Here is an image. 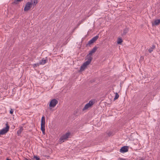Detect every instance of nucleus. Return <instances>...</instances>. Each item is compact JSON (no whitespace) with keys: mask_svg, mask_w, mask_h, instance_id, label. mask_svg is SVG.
<instances>
[{"mask_svg":"<svg viewBox=\"0 0 160 160\" xmlns=\"http://www.w3.org/2000/svg\"><path fill=\"white\" fill-rule=\"evenodd\" d=\"M97 49L98 47L96 46H95L94 48H93V49H92V50L90 51L89 54L87 56V59L88 60L89 58H91V61L92 59V54L93 53H94L96 52Z\"/></svg>","mask_w":160,"mask_h":160,"instance_id":"nucleus-2","label":"nucleus"},{"mask_svg":"<svg viewBox=\"0 0 160 160\" xmlns=\"http://www.w3.org/2000/svg\"><path fill=\"white\" fill-rule=\"evenodd\" d=\"M23 129L22 127H21L19 129L18 131L17 132V133L18 136L20 134L23 130Z\"/></svg>","mask_w":160,"mask_h":160,"instance_id":"nucleus-13","label":"nucleus"},{"mask_svg":"<svg viewBox=\"0 0 160 160\" xmlns=\"http://www.w3.org/2000/svg\"><path fill=\"white\" fill-rule=\"evenodd\" d=\"M119 97V94L117 93H116V95L115 98H114V100H116L118 99Z\"/></svg>","mask_w":160,"mask_h":160,"instance_id":"nucleus-20","label":"nucleus"},{"mask_svg":"<svg viewBox=\"0 0 160 160\" xmlns=\"http://www.w3.org/2000/svg\"><path fill=\"white\" fill-rule=\"evenodd\" d=\"M75 112H76V114H76L77 113V112H78V110H76Z\"/></svg>","mask_w":160,"mask_h":160,"instance_id":"nucleus-30","label":"nucleus"},{"mask_svg":"<svg viewBox=\"0 0 160 160\" xmlns=\"http://www.w3.org/2000/svg\"><path fill=\"white\" fill-rule=\"evenodd\" d=\"M41 129L43 134H45V125H41Z\"/></svg>","mask_w":160,"mask_h":160,"instance_id":"nucleus-11","label":"nucleus"},{"mask_svg":"<svg viewBox=\"0 0 160 160\" xmlns=\"http://www.w3.org/2000/svg\"><path fill=\"white\" fill-rule=\"evenodd\" d=\"M25 160H28V159H27V158H25Z\"/></svg>","mask_w":160,"mask_h":160,"instance_id":"nucleus-32","label":"nucleus"},{"mask_svg":"<svg viewBox=\"0 0 160 160\" xmlns=\"http://www.w3.org/2000/svg\"><path fill=\"white\" fill-rule=\"evenodd\" d=\"M122 42V40L121 38H118V39L117 43L118 44H120Z\"/></svg>","mask_w":160,"mask_h":160,"instance_id":"nucleus-17","label":"nucleus"},{"mask_svg":"<svg viewBox=\"0 0 160 160\" xmlns=\"http://www.w3.org/2000/svg\"><path fill=\"white\" fill-rule=\"evenodd\" d=\"M6 160H11V159H8V158H7V159Z\"/></svg>","mask_w":160,"mask_h":160,"instance_id":"nucleus-31","label":"nucleus"},{"mask_svg":"<svg viewBox=\"0 0 160 160\" xmlns=\"http://www.w3.org/2000/svg\"><path fill=\"white\" fill-rule=\"evenodd\" d=\"M160 23V19H157L154 21L153 22H152V25L157 26L159 25Z\"/></svg>","mask_w":160,"mask_h":160,"instance_id":"nucleus-9","label":"nucleus"},{"mask_svg":"<svg viewBox=\"0 0 160 160\" xmlns=\"http://www.w3.org/2000/svg\"><path fill=\"white\" fill-rule=\"evenodd\" d=\"M40 65V64H39V63H37L36 64H33V68H36L37 66H39Z\"/></svg>","mask_w":160,"mask_h":160,"instance_id":"nucleus-22","label":"nucleus"},{"mask_svg":"<svg viewBox=\"0 0 160 160\" xmlns=\"http://www.w3.org/2000/svg\"><path fill=\"white\" fill-rule=\"evenodd\" d=\"M91 58L87 60L80 67V68L79 70L80 72H82L84 70L87 66L89 65L91 62Z\"/></svg>","mask_w":160,"mask_h":160,"instance_id":"nucleus-3","label":"nucleus"},{"mask_svg":"<svg viewBox=\"0 0 160 160\" xmlns=\"http://www.w3.org/2000/svg\"><path fill=\"white\" fill-rule=\"evenodd\" d=\"M99 38V36L97 35L96 36L93 37L91 40L89 41L88 43L86 44V46H89L93 43L95 41H96Z\"/></svg>","mask_w":160,"mask_h":160,"instance_id":"nucleus-6","label":"nucleus"},{"mask_svg":"<svg viewBox=\"0 0 160 160\" xmlns=\"http://www.w3.org/2000/svg\"><path fill=\"white\" fill-rule=\"evenodd\" d=\"M38 0H33V5L35 6L38 3Z\"/></svg>","mask_w":160,"mask_h":160,"instance_id":"nucleus-21","label":"nucleus"},{"mask_svg":"<svg viewBox=\"0 0 160 160\" xmlns=\"http://www.w3.org/2000/svg\"><path fill=\"white\" fill-rule=\"evenodd\" d=\"M32 0L31 1V2H28L24 7V10L26 11L30 10L32 7Z\"/></svg>","mask_w":160,"mask_h":160,"instance_id":"nucleus-5","label":"nucleus"},{"mask_svg":"<svg viewBox=\"0 0 160 160\" xmlns=\"http://www.w3.org/2000/svg\"><path fill=\"white\" fill-rule=\"evenodd\" d=\"M13 110L12 109H11V110L10 111V113L11 114H12L13 113Z\"/></svg>","mask_w":160,"mask_h":160,"instance_id":"nucleus-24","label":"nucleus"},{"mask_svg":"<svg viewBox=\"0 0 160 160\" xmlns=\"http://www.w3.org/2000/svg\"><path fill=\"white\" fill-rule=\"evenodd\" d=\"M139 160H144V158H142L141 159H140Z\"/></svg>","mask_w":160,"mask_h":160,"instance_id":"nucleus-29","label":"nucleus"},{"mask_svg":"<svg viewBox=\"0 0 160 160\" xmlns=\"http://www.w3.org/2000/svg\"><path fill=\"white\" fill-rule=\"evenodd\" d=\"M144 58V57H143V56H141L140 57V59H143Z\"/></svg>","mask_w":160,"mask_h":160,"instance_id":"nucleus-27","label":"nucleus"},{"mask_svg":"<svg viewBox=\"0 0 160 160\" xmlns=\"http://www.w3.org/2000/svg\"><path fill=\"white\" fill-rule=\"evenodd\" d=\"M46 62V60H45L44 58L42 59L41 61L39 62L40 65H44Z\"/></svg>","mask_w":160,"mask_h":160,"instance_id":"nucleus-14","label":"nucleus"},{"mask_svg":"<svg viewBox=\"0 0 160 160\" xmlns=\"http://www.w3.org/2000/svg\"><path fill=\"white\" fill-rule=\"evenodd\" d=\"M86 19V18H83L82 20L81 21H82V22L84 21Z\"/></svg>","mask_w":160,"mask_h":160,"instance_id":"nucleus-28","label":"nucleus"},{"mask_svg":"<svg viewBox=\"0 0 160 160\" xmlns=\"http://www.w3.org/2000/svg\"><path fill=\"white\" fill-rule=\"evenodd\" d=\"M91 106L89 105V104L88 103L87 104L85 105V106L84 108H83L82 110L83 111H84L87 109L88 108H89Z\"/></svg>","mask_w":160,"mask_h":160,"instance_id":"nucleus-16","label":"nucleus"},{"mask_svg":"<svg viewBox=\"0 0 160 160\" xmlns=\"http://www.w3.org/2000/svg\"><path fill=\"white\" fill-rule=\"evenodd\" d=\"M82 22V21H80L78 22V25H79Z\"/></svg>","mask_w":160,"mask_h":160,"instance_id":"nucleus-26","label":"nucleus"},{"mask_svg":"<svg viewBox=\"0 0 160 160\" xmlns=\"http://www.w3.org/2000/svg\"><path fill=\"white\" fill-rule=\"evenodd\" d=\"M58 101L56 99H54L51 100L49 103V107L52 108H54L58 103Z\"/></svg>","mask_w":160,"mask_h":160,"instance_id":"nucleus-7","label":"nucleus"},{"mask_svg":"<svg viewBox=\"0 0 160 160\" xmlns=\"http://www.w3.org/2000/svg\"><path fill=\"white\" fill-rule=\"evenodd\" d=\"M107 134L108 136H111L112 135V133L111 132H109L108 133H107Z\"/></svg>","mask_w":160,"mask_h":160,"instance_id":"nucleus-25","label":"nucleus"},{"mask_svg":"<svg viewBox=\"0 0 160 160\" xmlns=\"http://www.w3.org/2000/svg\"><path fill=\"white\" fill-rule=\"evenodd\" d=\"M155 48V45H153L152 47H151L148 50L149 52L150 53H151L153 51V50Z\"/></svg>","mask_w":160,"mask_h":160,"instance_id":"nucleus-15","label":"nucleus"},{"mask_svg":"<svg viewBox=\"0 0 160 160\" xmlns=\"http://www.w3.org/2000/svg\"><path fill=\"white\" fill-rule=\"evenodd\" d=\"M23 0H14L12 3L15 4H18V2H21Z\"/></svg>","mask_w":160,"mask_h":160,"instance_id":"nucleus-18","label":"nucleus"},{"mask_svg":"<svg viewBox=\"0 0 160 160\" xmlns=\"http://www.w3.org/2000/svg\"><path fill=\"white\" fill-rule=\"evenodd\" d=\"M121 152H125L128 151V147L127 146H124L120 150Z\"/></svg>","mask_w":160,"mask_h":160,"instance_id":"nucleus-8","label":"nucleus"},{"mask_svg":"<svg viewBox=\"0 0 160 160\" xmlns=\"http://www.w3.org/2000/svg\"><path fill=\"white\" fill-rule=\"evenodd\" d=\"M88 103V104H89V105H90L91 107L94 103V102L92 100H90L89 102V103Z\"/></svg>","mask_w":160,"mask_h":160,"instance_id":"nucleus-19","label":"nucleus"},{"mask_svg":"<svg viewBox=\"0 0 160 160\" xmlns=\"http://www.w3.org/2000/svg\"><path fill=\"white\" fill-rule=\"evenodd\" d=\"M45 118L44 116H43L41 119V125H45Z\"/></svg>","mask_w":160,"mask_h":160,"instance_id":"nucleus-12","label":"nucleus"},{"mask_svg":"<svg viewBox=\"0 0 160 160\" xmlns=\"http://www.w3.org/2000/svg\"><path fill=\"white\" fill-rule=\"evenodd\" d=\"M33 158L35 159L36 160H41L37 156H34L33 157Z\"/></svg>","mask_w":160,"mask_h":160,"instance_id":"nucleus-23","label":"nucleus"},{"mask_svg":"<svg viewBox=\"0 0 160 160\" xmlns=\"http://www.w3.org/2000/svg\"><path fill=\"white\" fill-rule=\"evenodd\" d=\"M6 127L5 128H3L0 131V137L1 135H3L7 132L9 130L10 127L8 125V123L6 124Z\"/></svg>","mask_w":160,"mask_h":160,"instance_id":"nucleus-4","label":"nucleus"},{"mask_svg":"<svg viewBox=\"0 0 160 160\" xmlns=\"http://www.w3.org/2000/svg\"><path fill=\"white\" fill-rule=\"evenodd\" d=\"M129 28H126L123 31V32L122 33L121 35L123 36L124 35H125L128 32Z\"/></svg>","mask_w":160,"mask_h":160,"instance_id":"nucleus-10","label":"nucleus"},{"mask_svg":"<svg viewBox=\"0 0 160 160\" xmlns=\"http://www.w3.org/2000/svg\"><path fill=\"white\" fill-rule=\"evenodd\" d=\"M70 135V132H68L65 134L63 135L59 139L60 143H62L64 141L67 140L69 138Z\"/></svg>","mask_w":160,"mask_h":160,"instance_id":"nucleus-1","label":"nucleus"}]
</instances>
